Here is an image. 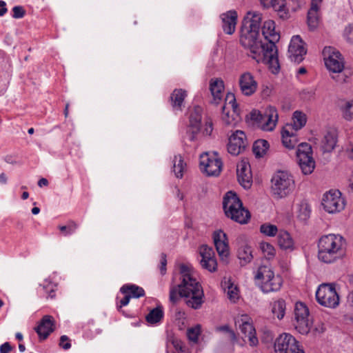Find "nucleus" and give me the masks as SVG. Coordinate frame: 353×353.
<instances>
[{"label": "nucleus", "mask_w": 353, "mask_h": 353, "mask_svg": "<svg viewBox=\"0 0 353 353\" xmlns=\"http://www.w3.org/2000/svg\"><path fill=\"white\" fill-rule=\"evenodd\" d=\"M261 14L257 12H248L244 17L241 28L240 42L250 50L248 55L258 63L269 65V57L266 56L265 42L259 38Z\"/></svg>", "instance_id": "nucleus-1"}, {"label": "nucleus", "mask_w": 353, "mask_h": 353, "mask_svg": "<svg viewBox=\"0 0 353 353\" xmlns=\"http://www.w3.org/2000/svg\"><path fill=\"white\" fill-rule=\"evenodd\" d=\"M181 282L176 286H172L170 290V301L176 303L179 295L186 298V304L194 309H199L203 302V291L199 283L193 276L189 268L180 266Z\"/></svg>", "instance_id": "nucleus-2"}, {"label": "nucleus", "mask_w": 353, "mask_h": 353, "mask_svg": "<svg viewBox=\"0 0 353 353\" xmlns=\"http://www.w3.org/2000/svg\"><path fill=\"white\" fill-rule=\"evenodd\" d=\"M344 239L340 235L330 234L322 236L318 243V258L325 263H331L344 254Z\"/></svg>", "instance_id": "nucleus-3"}, {"label": "nucleus", "mask_w": 353, "mask_h": 353, "mask_svg": "<svg viewBox=\"0 0 353 353\" xmlns=\"http://www.w3.org/2000/svg\"><path fill=\"white\" fill-rule=\"evenodd\" d=\"M262 35L265 39V54L269 57V67L276 74L279 71L280 65L278 59V50L275 43L280 39L279 33L275 30V23L272 20L263 23Z\"/></svg>", "instance_id": "nucleus-4"}, {"label": "nucleus", "mask_w": 353, "mask_h": 353, "mask_svg": "<svg viewBox=\"0 0 353 353\" xmlns=\"http://www.w3.org/2000/svg\"><path fill=\"white\" fill-rule=\"evenodd\" d=\"M225 216L241 224L247 223L250 219V212L243 206L237 194L232 191L225 194L223 201Z\"/></svg>", "instance_id": "nucleus-5"}, {"label": "nucleus", "mask_w": 353, "mask_h": 353, "mask_svg": "<svg viewBox=\"0 0 353 353\" xmlns=\"http://www.w3.org/2000/svg\"><path fill=\"white\" fill-rule=\"evenodd\" d=\"M254 279L264 293L280 290L283 279L279 274H275L271 267L261 265L257 270Z\"/></svg>", "instance_id": "nucleus-6"}, {"label": "nucleus", "mask_w": 353, "mask_h": 353, "mask_svg": "<svg viewBox=\"0 0 353 353\" xmlns=\"http://www.w3.org/2000/svg\"><path fill=\"white\" fill-rule=\"evenodd\" d=\"M271 190L273 196L282 199L290 194L295 188V181L292 175L287 171H278L271 179Z\"/></svg>", "instance_id": "nucleus-7"}, {"label": "nucleus", "mask_w": 353, "mask_h": 353, "mask_svg": "<svg viewBox=\"0 0 353 353\" xmlns=\"http://www.w3.org/2000/svg\"><path fill=\"white\" fill-rule=\"evenodd\" d=\"M278 112L273 106L268 107L261 113L257 110L250 112V119L264 131H272L274 129L278 121Z\"/></svg>", "instance_id": "nucleus-8"}, {"label": "nucleus", "mask_w": 353, "mask_h": 353, "mask_svg": "<svg viewBox=\"0 0 353 353\" xmlns=\"http://www.w3.org/2000/svg\"><path fill=\"white\" fill-rule=\"evenodd\" d=\"M316 299L319 304L327 307L334 308L339 304V296L332 284L320 285L316 292Z\"/></svg>", "instance_id": "nucleus-9"}, {"label": "nucleus", "mask_w": 353, "mask_h": 353, "mask_svg": "<svg viewBox=\"0 0 353 353\" xmlns=\"http://www.w3.org/2000/svg\"><path fill=\"white\" fill-rule=\"evenodd\" d=\"M223 163L216 152L212 154L205 152L200 155L201 170L208 176H218L222 168Z\"/></svg>", "instance_id": "nucleus-10"}, {"label": "nucleus", "mask_w": 353, "mask_h": 353, "mask_svg": "<svg viewBox=\"0 0 353 353\" xmlns=\"http://www.w3.org/2000/svg\"><path fill=\"white\" fill-rule=\"evenodd\" d=\"M297 161L304 174H311L315 167V162L312 156V148L307 143L299 145L296 151Z\"/></svg>", "instance_id": "nucleus-11"}, {"label": "nucleus", "mask_w": 353, "mask_h": 353, "mask_svg": "<svg viewBox=\"0 0 353 353\" xmlns=\"http://www.w3.org/2000/svg\"><path fill=\"white\" fill-rule=\"evenodd\" d=\"M309 310L307 306L301 303L297 302L294 307V327L301 334H307L311 327V323L308 319Z\"/></svg>", "instance_id": "nucleus-12"}, {"label": "nucleus", "mask_w": 353, "mask_h": 353, "mask_svg": "<svg viewBox=\"0 0 353 353\" xmlns=\"http://www.w3.org/2000/svg\"><path fill=\"white\" fill-rule=\"evenodd\" d=\"M322 205L326 212L333 214L343 210L345 205V201L341 196L340 191L336 190H330L324 194L322 200Z\"/></svg>", "instance_id": "nucleus-13"}, {"label": "nucleus", "mask_w": 353, "mask_h": 353, "mask_svg": "<svg viewBox=\"0 0 353 353\" xmlns=\"http://www.w3.org/2000/svg\"><path fill=\"white\" fill-rule=\"evenodd\" d=\"M275 353H304L299 342L290 334H281L274 342Z\"/></svg>", "instance_id": "nucleus-14"}, {"label": "nucleus", "mask_w": 353, "mask_h": 353, "mask_svg": "<svg viewBox=\"0 0 353 353\" xmlns=\"http://www.w3.org/2000/svg\"><path fill=\"white\" fill-rule=\"evenodd\" d=\"M325 65L333 73H339L344 68L343 58L341 53L332 47H325L323 50Z\"/></svg>", "instance_id": "nucleus-15"}, {"label": "nucleus", "mask_w": 353, "mask_h": 353, "mask_svg": "<svg viewBox=\"0 0 353 353\" xmlns=\"http://www.w3.org/2000/svg\"><path fill=\"white\" fill-rule=\"evenodd\" d=\"M236 326H239L243 338H248L251 346H256L259 343L256 336V330L250 318L248 315H241L235 321Z\"/></svg>", "instance_id": "nucleus-16"}, {"label": "nucleus", "mask_w": 353, "mask_h": 353, "mask_svg": "<svg viewBox=\"0 0 353 353\" xmlns=\"http://www.w3.org/2000/svg\"><path fill=\"white\" fill-rule=\"evenodd\" d=\"M226 101L228 103L222 108V120L226 125H233L239 119V110L233 94H228Z\"/></svg>", "instance_id": "nucleus-17"}, {"label": "nucleus", "mask_w": 353, "mask_h": 353, "mask_svg": "<svg viewBox=\"0 0 353 353\" xmlns=\"http://www.w3.org/2000/svg\"><path fill=\"white\" fill-rule=\"evenodd\" d=\"M305 43L299 35L293 36L288 48V57L294 63H299L306 54Z\"/></svg>", "instance_id": "nucleus-18"}, {"label": "nucleus", "mask_w": 353, "mask_h": 353, "mask_svg": "<svg viewBox=\"0 0 353 353\" xmlns=\"http://www.w3.org/2000/svg\"><path fill=\"white\" fill-rule=\"evenodd\" d=\"M203 109L201 107L194 106L190 112V125L188 128L187 134L191 141L196 140V136L201 130V121L202 119Z\"/></svg>", "instance_id": "nucleus-19"}, {"label": "nucleus", "mask_w": 353, "mask_h": 353, "mask_svg": "<svg viewBox=\"0 0 353 353\" xmlns=\"http://www.w3.org/2000/svg\"><path fill=\"white\" fill-rule=\"evenodd\" d=\"M239 86L243 95L250 97L256 92L258 83L251 72H245L239 76Z\"/></svg>", "instance_id": "nucleus-20"}, {"label": "nucleus", "mask_w": 353, "mask_h": 353, "mask_svg": "<svg viewBox=\"0 0 353 353\" xmlns=\"http://www.w3.org/2000/svg\"><path fill=\"white\" fill-rule=\"evenodd\" d=\"M247 145L246 137L244 132L236 130L229 138L228 151L232 155H238Z\"/></svg>", "instance_id": "nucleus-21"}, {"label": "nucleus", "mask_w": 353, "mask_h": 353, "mask_svg": "<svg viewBox=\"0 0 353 353\" xmlns=\"http://www.w3.org/2000/svg\"><path fill=\"white\" fill-rule=\"evenodd\" d=\"M236 174L239 183L244 188H249L251 186L252 179L249 163L245 160L241 161L237 164Z\"/></svg>", "instance_id": "nucleus-22"}, {"label": "nucleus", "mask_w": 353, "mask_h": 353, "mask_svg": "<svg viewBox=\"0 0 353 353\" xmlns=\"http://www.w3.org/2000/svg\"><path fill=\"white\" fill-rule=\"evenodd\" d=\"M214 243L219 256L223 259L229 255V245L227 235L222 230L215 231L213 234Z\"/></svg>", "instance_id": "nucleus-23"}, {"label": "nucleus", "mask_w": 353, "mask_h": 353, "mask_svg": "<svg viewBox=\"0 0 353 353\" xmlns=\"http://www.w3.org/2000/svg\"><path fill=\"white\" fill-rule=\"evenodd\" d=\"M54 330V320L50 315L44 316L35 330L41 339H46Z\"/></svg>", "instance_id": "nucleus-24"}, {"label": "nucleus", "mask_w": 353, "mask_h": 353, "mask_svg": "<svg viewBox=\"0 0 353 353\" xmlns=\"http://www.w3.org/2000/svg\"><path fill=\"white\" fill-rule=\"evenodd\" d=\"M210 90L212 96V103L218 105L222 101L224 94V82L221 78L211 79Z\"/></svg>", "instance_id": "nucleus-25"}, {"label": "nucleus", "mask_w": 353, "mask_h": 353, "mask_svg": "<svg viewBox=\"0 0 353 353\" xmlns=\"http://www.w3.org/2000/svg\"><path fill=\"white\" fill-rule=\"evenodd\" d=\"M220 17L223 31L228 34H233L237 21V12L234 10H229L221 14Z\"/></svg>", "instance_id": "nucleus-26"}, {"label": "nucleus", "mask_w": 353, "mask_h": 353, "mask_svg": "<svg viewBox=\"0 0 353 353\" xmlns=\"http://www.w3.org/2000/svg\"><path fill=\"white\" fill-rule=\"evenodd\" d=\"M322 0H312L307 12V24L310 30L316 29L319 24V9Z\"/></svg>", "instance_id": "nucleus-27"}, {"label": "nucleus", "mask_w": 353, "mask_h": 353, "mask_svg": "<svg viewBox=\"0 0 353 353\" xmlns=\"http://www.w3.org/2000/svg\"><path fill=\"white\" fill-rule=\"evenodd\" d=\"M278 245L281 249L292 252L294 250V241L289 232L285 230H280L278 234Z\"/></svg>", "instance_id": "nucleus-28"}, {"label": "nucleus", "mask_w": 353, "mask_h": 353, "mask_svg": "<svg viewBox=\"0 0 353 353\" xmlns=\"http://www.w3.org/2000/svg\"><path fill=\"white\" fill-rule=\"evenodd\" d=\"M292 126H285L282 131V142L283 145L288 148H294L296 143V138L291 130Z\"/></svg>", "instance_id": "nucleus-29"}, {"label": "nucleus", "mask_w": 353, "mask_h": 353, "mask_svg": "<svg viewBox=\"0 0 353 353\" xmlns=\"http://www.w3.org/2000/svg\"><path fill=\"white\" fill-rule=\"evenodd\" d=\"M186 92L182 89H175L170 95L172 106L175 110H181V105L186 97Z\"/></svg>", "instance_id": "nucleus-30"}, {"label": "nucleus", "mask_w": 353, "mask_h": 353, "mask_svg": "<svg viewBox=\"0 0 353 353\" xmlns=\"http://www.w3.org/2000/svg\"><path fill=\"white\" fill-rule=\"evenodd\" d=\"M237 256L241 265H245L250 263L253 259L251 247L247 244L241 245L238 249Z\"/></svg>", "instance_id": "nucleus-31"}, {"label": "nucleus", "mask_w": 353, "mask_h": 353, "mask_svg": "<svg viewBox=\"0 0 353 353\" xmlns=\"http://www.w3.org/2000/svg\"><path fill=\"white\" fill-rule=\"evenodd\" d=\"M307 117L305 114L301 111H295L293 113L292 123L288 124L286 126H292L291 130L297 131L301 129L306 124Z\"/></svg>", "instance_id": "nucleus-32"}, {"label": "nucleus", "mask_w": 353, "mask_h": 353, "mask_svg": "<svg viewBox=\"0 0 353 353\" xmlns=\"http://www.w3.org/2000/svg\"><path fill=\"white\" fill-rule=\"evenodd\" d=\"M336 143V134L334 132H327L322 139L321 148L324 152H330L334 148Z\"/></svg>", "instance_id": "nucleus-33"}, {"label": "nucleus", "mask_w": 353, "mask_h": 353, "mask_svg": "<svg viewBox=\"0 0 353 353\" xmlns=\"http://www.w3.org/2000/svg\"><path fill=\"white\" fill-rule=\"evenodd\" d=\"M221 286L232 302L234 303L239 299V290L230 280L225 279L222 281Z\"/></svg>", "instance_id": "nucleus-34"}, {"label": "nucleus", "mask_w": 353, "mask_h": 353, "mask_svg": "<svg viewBox=\"0 0 353 353\" xmlns=\"http://www.w3.org/2000/svg\"><path fill=\"white\" fill-rule=\"evenodd\" d=\"M120 292L122 294H128L133 298H140L145 295L144 290L136 285H124L121 289Z\"/></svg>", "instance_id": "nucleus-35"}, {"label": "nucleus", "mask_w": 353, "mask_h": 353, "mask_svg": "<svg viewBox=\"0 0 353 353\" xmlns=\"http://www.w3.org/2000/svg\"><path fill=\"white\" fill-rule=\"evenodd\" d=\"M163 314V307L158 305L150 311L145 319L149 323L155 324L161 321Z\"/></svg>", "instance_id": "nucleus-36"}, {"label": "nucleus", "mask_w": 353, "mask_h": 353, "mask_svg": "<svg viewBox=\"0 0 353 353\" xmlns=\"http://www.w3.org/2000/svg\"><path fill=\"white\" fill-rule=\"evenodd\" d=\"M172 163L173 172L176 177L182 178L185 168V163L183 161V157L180 154L175 155L172 160Z\"/></svg>", "instance_id": "nucleus-37"}, {"label": "nucleus", "mask_w": 353, "mask_h": 353, "mask_svg": "<svg viewBox=\"0 0 353 353\" xmlns=\"http://www.w3.org/2000/svg\"><path fill=\"white\" fill-rule=\"evenodd\" d=\"M269 143L264 139H259L254 143L252 150L256 157H262L267 152Z\"/></svg>", "instance_id": "nucleus-38"}, {"label": "nucleus", "mask_w": 353, "mask_h": 353, "mask_svg": "<svg viewBox=\"0 0 353 353\" xmlns=\"http://www.w3.org/2000/svg\"><path fill=\"white\" fill-rule=\"evenodd\" d=\"M311 209L309 204L305 201L301 202L298 206L297 210V217L298 219L303 221L305 222L310 216Z\"/></svg>", "instance_id": "nucleus-39"}, {"label": "nucleus", "mask_w": 353, "mask_h": 353, "mask_svg": "<svg viewBox=\"0 0 353 353\" xmlns=\"http://www.w3.org/2000/svg\"><path fill=\"white\" fill-rule=\"evenodd\" d=\"M343 117L347 121L353 119V99L349 101H344L340 106Z\"/></svg>", "instance_id": "nucleus-40"}, {"label": "nucleus", "mask_w": 353, "mask_h": 353, "mask_svg": "<svg viewBox=\"0 0 353 353\" xmlns=\"http://www.w3.org/2000/svg\"><path fill=\"white\" fill-rule=\"evenodd\" d=\"M286 309L285 302L283 299H279L274 302L272 312L279 319H282L284 317Z\"/></svg>", "instance_id": "nucleus-41"}, {"label": "nucleus", "mask_w": 353, "mask_h": 353, "mask_svg": "<svg viewBox=\"0 0 353 353\" xmlns=\"http://www.w3.org/2000/svg\"><path fill=\"white\" fill-rule=\"evenodd\" d=\"M272 8L277 12L279 17L282 19H287L290 17L288 9L286 8L285 0H279L273 6Z\"/></svg>", "instance_id": "nucleus-42"}, {"label": "nucleus", "mask_w": 353, "mask_h": 353, "mask_svg": "<svg viewBox=\"0 0 353 353\" xmlns=\"http://www.w3.org/2000/svg\"><path fill=\"white\" fill-rule=\"evenodd\" d=\"M260 232L265 236H274L278 232V228L275 225L266 223L261 225Z\"/></svg>", "instance_id": "nucleus-43"}, {"label": "nucleus", "mask_w": 353, "mask_h": 353, "mask_svg": "<svg viewBox=\"0 0 353 353\" xmlns=\"http://www.w3.org/2000/svg\"><path fill=\"white\" fill-rule=\"evenodd\" d=\"M260 248L264 256L268 259H272L275 254L274 248L269 243L262 242L260 243Z\"/></svg>", "instance_id": "nucleus-44"}, {"label": "nucleus", "mask_w": 353, "mask_h": 353, "mask_svg": "<svg viewBox=\"0 0 353 353\" xmlns=\"http://www.w3.org/2000/svg\"><path fill=\"white\" fill-rule=\"evenodd\" d=\"M200 254L201 256V260H209L215 259L214 252L212 248L208 247L206 245H203L200 248Z\"/></svg>", "instance_id": "nucleus-45"}, {"label": "nucleus", "mask_w": 353, "mask_h": 353, "mask_svg": "<svg viewBox=\"0 0 353 353\" xmlns=\"http://www.w3.org/2000/svg\"><path fill=\"white\" fill-rule=\"evenodd\" d=\"M77 228L78 225L73 221L70 222L67 225L59 226V229L63 232L64 236L72 234Z\"/></svg>", "instance_id": "nucleus-46"}, {"label": "nucleus", "mask_w": 353, "mask_h": 353, "mask_svg": "<svg viewBox=\"0 0 353 353\" xmlns=\"http://www.w3.org/2000/svg\"><path fill=\"white\" fill-rule=\"evenodd\" d=\"M200 263L203 268L206 269L209 272H214L216 270L217 263L216 259L201 260Z\"/></svg>", "instance_id": "nucleus-47"}, {"label": "nucleus", "mask_w": 353, "mask_h": 353, "mask_svg": "<svg viewBox=\"0 0 353 353\" xmlns=\"http://www.w3.org/2000/svg\"><path fill=\"white\" fill-rule=\"evenodd\" d=\"M200 326L197 325L194 327H191L188 330L187 335L190 341L194 343L197 342L199 336L200 334Z\"/></svg>", "instance_id": "nucleus-48"}, {"label": "nucleus", "mask_w": 353, "mask_h": 353, "mask_svg": "<svg viewBox=\"0 0 353 353\" xmlns=\"http://www.w3.org/2000/svg\"><path fill=\"white\" fill-rule=\"evenodd\" d=\"M343 37L348 43H353V23H350L345 28Z\"/></svg>", "instance_id": "nucleus-49"}, {"label": "nucleus", "mask_w": 353, "mask_h": 353, "mask_svg": "<svg viewBox=\"0 0 353 353\" xmlns=\"http://www.w3.org/2000/svg\"><path fill=\"white\" fill-rule=\"evenodd\" d=\"M12 17L14 19H21L24 17L26 11L22 6H17L12 8Z\"/></svg>", "instance_id": "nucleus-50"}, {"label": "nucleus", "mask_w": 353, "mask_h": 353, "mask_svg": "<svg viewBox=\"0 0 353 353\" xmlns=\"http://www.w3.org/2000/svg\"><path fill=\"white\" fill-rule=\"evenodd\" d=\"M349 282L352 290L349 292L347 297V304L349 307L353 308V276L349 278Z\"/></svg>", "instance_id": "nucleus-51"}, {"label": "nucleus", "mask_w": 353, "mask_h": 353, "mask_svg": "<svg viewBox=\"0 0 353 353\" xmlns=\"http://www.w3.org/2000/svg\"><path fill=\"white\" fill-rule=\"evenodd\" d=\"M217 330L227 332L231 341H235L236 339L235 333L230 328L228 325L221 326L218 327Z\"/></svg>", "instance_id": "nucleus-52"}, {"label": "nucleus", "mask_w": 353, "mask_h": 353, "mask_svg": "<svg viewBox=\"0 0 353 353\" xmlns=\"http://www.w3.org/2000/svg\"><path fill=\"white\" fill-rule=\"evenodd\" d=\"M59 345L65 350L71 347L70 341L66 335H63L61 336Z\"/></svg>", "instance_id": "nucleus-53"}, {"label": "nucleus", "mask_w": 353, "mask_h": 353, "mask_svg": "<svg viewBox=\"0 0 353 353\" xmlns=\"http://www.w3.org/2000/svg\"><path fill=\"white\" fill-rule=\"evenodd\" d=\"M166 265H167L166 254L164 253H161L159 269H160V272L162 275H164L166 272Z\"/></svg>", "instance_id": "nucleus-54"}, {"label": "nucleus", "mask_w": 353, "mask_h": 353, "mask_svg": "<svg viewBox=\"0 0 353 353\" xmlns=\"http://www.w3.org/2000/svg\"><path fill=\"white\" fill-rule=\"evenodd\" d=\"M124 294L125 296L120 301L119 304H117V307L119 310L122 307L127 305L129 303L130 299L132 298L130 294Z\"/></svg>", "instance_id": "nucleus-55"}, {"label": "nucleus", "mask_w": 353, "mask_h": 353, "mask_svg": "<svg viewBox=\"0 0 353 353\" xmlns=\"http://www.w3.org/2000/svg\"><path fill=\"white\" fill-rule=\"evenodd\" d=\"M212 123L211 121H206L205 124V128L203 130V134L205 136H209L211 134L212 132Z\"/></svg>", "instance_id": "nucleus-56"}, {"label": "nucleus", "mask_w": 353, "mask_h": 353, "mask_svg": "<svg viewBox=\"0 0 353 353\" xmlns=\"http://www.w3.org/2000/svg\"><path fill=\"white\" fill-rule=\"evenodd\" d=\"M13 347L8 342H6L0 346V353H9Z\"/></svg>", "instance_id": "nucleus-57"}, {"label": "nucleus", "mask_w": 353, "mask_h": 353, "mask_svg": "<svg viewBox=\"0 0 353 353\" xmlns=\"http://www.w3.org/2000/svg\"><path fill=\"white\" fill-rule=\"evenodd\" d=\"M6 3L5 1L0 0V17L3 16L7 12V8H6Z\"/></svg>", "instance_id": "nucleus-58"}, {"label": "nucleus", "mask_w": 353, "mask_h": 353, "mask_svg": "<svg viewBox=\"0 0 353 353\" xmlns=\"http://www.w3.org/2000/svg\"><path fill=\"white\" fill-rule=\"evenodd\" d=\"M172 344L174 347V348L179 351V349H181L182 348V346L184 345L183 343V342H181V341L178 340V339H174L172 341Z\"/></svg>", "instance_id": "nucleus-59"}, {"label": "nucleus", "mask_w": 353, "mask_h": 353, "mask_svg": "<svg viewBox=\"0 0 353 353\" xmlns=\"http://www.w3.org/2000/svg\"><path fill=\"white\" fill-rule=\"evenodd\" d=\"M48 184V181L46 179L42 178L38 181V185L39 187L46 186Z\"/></svg>", "instance_id": "nucleus-60"}, {"label": "nucleus", "mask_w": 353, "mask_h": 353, "mask_svg": "<svg viewBox=\"0 0 353 353\" xmlns=\"http://www.w3.org/2000/svg\"><path fill=\"white\" fill-rule=\"evenodd\" d=\"M0 183L2 184H6L7 183V176L6 174L1 173L0 174Z\"/></svg>", "instance_id": "nucleus-61"}, {"label": "nucleus", "mask_w": 353, "mask_h": 353, "mask_svg": "<svg viewBox=\"0 0 353 353\" xmlns=\"http://www.w3.org/2000/svg\"><path fill=\"white\" fill-rule=\"evenodd\" d=\"M349 187H350V190L353 192V172H352V174L351 177L350 179Z\"/></svg>", "instance_id": "nucleus-62"}, {"label": "nucleus", "mask_w": 353, "mask_h": 353, "mask_svg": "<svg viewBox=\"0 0 353 353\" xmlns=\"http://www.w3.org/2000/svg\"><path fill=\"white\" fill-rule=\"evenodd\" d=\"M179 352H181V353H189V351L186 348L185 345H183L182 346V348L181 349H179Z\"/></svg>", "instance_id": "nucleus-63"}, {"label": "nucleus", "mask_w": 353, "mask_h": 353, "mask_svg": "<svg viewBox=\"0 0 353 353\" xmlns=\"http://www.w3.org/2000/svg\"><path fill=\"white\" fill-rule=\"evenodd\" d=\"M348 157L353 159V147L350 148V150L348 151Z\"/></svg>", "instance_id": "nucleus-64"}]
</instances>
